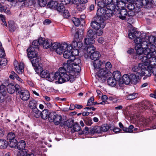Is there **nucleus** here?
Instances as JSON below:
<instances>
[{"label": "nucleus", "mask_w": 156, "mask_h": 156, "mask_svg": "<svg viewBox=\"0 0 156 156\" xmlns=\"http://www.w3.org/2000/svg\"><path fill=\"white\" fill-rule=\"evenodd\" d=\"M155 40L154 37L151 36L148 39L146 37H136L134 39V41L136 44H139L145 49L144 51H149L152 50V48L154 49L153 51H156V47L152 43Z\"/></svg>", "instance_id": "1"}, {"label": "nucleus", "mask_w": 156, "mask_h": 156, "mask_svg": "<svg viewBox=\"0 0 156 156\" xmlns=\"http://www.w3.org/2000/svg\"><path fill=\"white\" fill-rule=\"evenodd\" d=\"M63 67H60L59 69V72H56L54 75V80L55 83H62L65 81H70L69 77L67 74Z\"/></svg>", "instance_id": "2"}, {"label": "nucleus", "mask_w": 156, "mask_h": 156, "mask_svg": "<svg viewBox=\"0 0 156 156\" xmlns=\"http://www.w3.org/2000/svg\"><path fill=\"white\" fill-rule=\"evenodd\" d=\"M106 24L105 21L101 18L92 21L91 23V26L93 28L96 30V35L101 36L103 33L102 30Z\"/></svg>", "instance_id": "3"}, {"label": "nucleus", "mask_w": 156, "mask_h": 156, "mask_svg": "<svg viewBox=\"0 0 156 156\" xmlns=\"http://www.w3.org/2000/svg\"><path fill=\"white\" fill-rule=\"evenodd\" d=\"M63 67L66 70V72L69 77L70 81L72 82L75 80L76 73H79L81 69V66L79 65H72L71 69H67L65 68L64 64H63Z\"/></svg>", "instance_id": "4"}, {"label": "nucleus", "mask_w": 156, "mask_h": 156, "mask_svg": "<svg viewBox=\"0 0 156 156\" xmlns=\"http://www.w3.org/2000/svg\"><path fill=\"white\" fill-rule=\"evenodd\" d=\"M62 117L60 115L55 114L54 112L50 113V121L51 122H53L55 125H60L61 126H65L66 122L64 121L62 122Z\"/></svg>", "instance_id": "5"}, {"label": "nucleus", "mask_w": 156, "mask_h": 156, "mask_svg": "<svg viewBox=\"0 0 156 156\" xmlns=\"http://www.w3.org/2000/svg\"><path fill=\"white\" fill-rule=\"evenodd\" d=\"M112 75V73L111 72L105 70L104 68L100 69L96 73L97 78L102 82H105L106 78L111 76Z\"/></svg>", "instance_id": "6"}, {"label": "nucleus", "mask_w": 156, "mask_h": 156, "mask_svg": "<svg viewBox=\"0 0 156 156\" xmlns=\"http://www.w3.org/2000/svg\"><path fill=\"white\" fill-rule=\"evenodd\" d=\"M66 47V44H61L60 43L55 42L52 44V49L55 50V52L58 54L61 55L64 51Z\"/></svg>", "instance_id": "7"}, {"label": "nucleus", "mask_w": 156, "mask_h": 156, "mask_svg": "<svg viewBox=\"0 0 156 156\" xmlns=\"http://www.w3.org/2000/svg\"><path fill=\"white\" fill-rule=\"evenodd\" d=\"M79 65L81 66V61L79 58H75L73 60H69L67 63H64L65 68L68 69H71L72 65Z\"/></svg>", "instance_id": "8"}, {"label": "nucleus", "mask_w": 156, "mask_h": 156, "mask_svg": "<svg viewBox=\"0 0 156 156\" xmlns=\"http://www.w3.org/2000/svg\"><path fill=\"white\" fill-rule=\"evenodd\" d=\"M39 41L44 48L47 49L50 47L52 48L53 43L50 39H45L44 38L41 37L39 38Z\"/></svg>", "instance_id": "9"}, {"label": "nucleus", "mask_w": 156, "mask_h": 156, "mask_svg": "<svg viewBox=\"0 0 156 156\" xmlns=\"http://www.w3.org/2000/svg\"><path fill=\"white\" fill-rule=\"evenodd\" d=\"M20 87L18 84H16L14 85L12 83H9L7 86V90L8 92L10 94L14 93L15 91L20 90Z\"/></svg>", "instance_id": "10"}, {"label": "nucleus", "mask_w": 156, "mask_h": 156, "mask_svg": "<svg viewBox=\"0 0 156 156\" xmlns=\"http://www.w3.org/2000/svg\"><path fill=\"white\" fill-rule=\"evenodd\" d=\"M140 72L137 73L136 74H131L129 75L131 82L134 84L136 83L141 78Z\"/></svg>", "instance_id": "11"}, {"label": "nucleus", "mask_w": 156, "mask_h": 156, "mask_svg": "<svg viewBox=\"0 0 156 156\" xmlns=\"http://www.w3.org/2000/svg\"><path fill=\"white\" fill-rule=\"evenodd\" d=\"M20 97L22 100L27 101L30 98V93L27 90H22L20 93Z\"/></svg>", "instance_id": "12"}, {"label": "nucleus", "mask_w": 156, "mask_h": 156, "mask_svg": "<svg viewBox=\"0 0 156 156\" xmlns=\"http://www.w3.org/2000/svg\"><path fill=\"white\" fill-rule=\"evenodd\" d=\"M27 55L28 58H35L37 57L38 54L37 51L32 48H29L27 50Z\"/></svg>", "instance_id": "13"}, {"label": "nucleus", "mask_w": 156, "mask_h": 156, "mask_svg": "<svg viewBox=\"0 0 156 156\" xmlns=\"http://www.w3.org/2000/svg\"><path fill=\"white\" fill-rule=\"evenodd\" d=\"M105 1V3L106 4L107 7H109V5H112V4H114L117 5L118 7H119V5H121V3L124 5V6H125V4L123 3L122 1H118L117 0H103Z\"/></svg>", "instance_id": "14"}, {"label": "nucleus", "mask_w": 156, "mask_h": 156, "mask_svg": "<svg viewBox=\"0 0 156 156\" xmlns=\"http://www.w3.org/2000/svg\"><path fill=\"white\" fill-rule=\"evenodd\" d=\"M120 6L118 7L120 9V7L121 8V9L119 11L118 16L122 20H125L127 17V12L126 9H124L123 6Z\"/></svg>", "instance_id": "15"}, {"label": "nucleus", "mask_w": 156, "mask_h": 156, "mask_svg": "<svg viewBox=\"0 0 156 156\" xmlns=\"http://www.w3.org/2000/svg\"><path fill=\"white\" fill-rule=\"evenodd\" d=\"M37 70L38 71V73H40V76L42 78H47L49 73L48 71L45 69H43V68L41 66H39L38 67Z\"/></svg>", "instance_id": "16"}, {"label": "nucleus", "mask_w": 156, "mask_h": 156, "mask_svg": "<svg viewBox=\"0 0 156 156\" xmlns=\"http://www.w3.org/2000/svg\"><path fill=\"white\" fill-rule=\"evenodd\" d=\"M141 73H140V76H141V78L143 76L150 77L151 75V71L150 69H147L146 68L143 67L142 69H140Z\"/></svg>", "instance_id": "17"}, {"label": "nucleus", "mask_w": 156, "mask_h": 156, "mask_svg": "<svg viewBox=\"0 0 156 156\" xmlns=\"http://www.w3.org/2000/svg\"><path fill=\"white\" fill-rule=\"evenodd\" d=\"M119 125L120 127L123 130L126 132L132 133L133 131V129L134 128V127L133 125H130L128 128H127L124 127L123 125L121 122H119Z\"/></svg>", "instance_id": "18"}, {"label": "nucleus", "mask_w": 156, "mask_h": 156, "mask_svg": "<svg viewBox=\"0 0 156 156\" xmlns=\"http://www.w3.org/2000/svg\"><path fill=\"white\" fill-rule=\"evenodd\" d=\"M108 7L104 8V12L103 14L104 15V19H107L109 17L112 15V11L110 9L108 8Z\"/></svg>", "instance_id": "19"}, {"label": "nucleus", "mask_w": 156, "mask_h": 156, "mask_svg": "<svg viewBox=\"0 0 156 156\" xmlns=\"http://www.w3.org/2000/svg\"><path fill=\"white\" fill-rule=\"evenodd\" d=\"M50 114L48 110L44 109L41 112V116L43 119H46L49 118L50 119Z\"/></svg>", "instance_id": "20"}, {"label": "nucleus", "mask_w": 156, "mask_h": 156, "mask_svg": "<svg viewBox=\"0 0 156 156\" xmlns=\"http://www.w3.org/2000/svg\"><path fill=\"white\" fill-rule=\"evenodd\" d=\"M100 126H95L90 129L89 133L94 134L95 133H101V130Z\"/></svg>", "instance_id": "21"}, {"label": "nucleus", "mask_w": 156, "mask_h": 156, "mask_svg": "<svg viewBox=\"0 0 156 156\" xmlns=\"http://www.w3.org/2000/svg\"><path fill=\"white\" fill-rule=\"evenodd\" d=\"M108 79L107 80V83L108 84L112 87L115 86L117 84L116 80H115L113 77L109 76L108 77Z\"/></svg>", "instance_id": "22"}, {"label": "nucleus", "mask_w": 156, "mask_h": 156, "mask_svg": "<svg viewBox=\"0 0 156 156\" xmlns=\"http://www.w3.org/2000/svg\"><path fill=\"white\" fill-rule=\"evenodd\" d=\"M87 37L95 39L96 37V32L93 29L89 28L87 32Z\"/></svg>", "instance_id": "23"}, {"label": "nucleus", "mask_w": 156, "mask_h": 156, "mask_svg": "<svg viewBox=\"0 0 156 156\" xmlns=\"http://www.w3.org/2000/svg\"><path fill=\"white\" fill-rule=\"evenodd\" d=\"M135 47V49L136 51V54L138 55H142L143 52L144 53V50H143L144 48H143L139 44H136Z\"/></svg>", "instance_id": "24"}, {"label": "nucleus", "mask_w": 156, "mask_h": 156, "mask_svg": "<svg viewBox=\"0 0 156 156\" xmlns=\"http://www.w3.org/2000/svg\"><path fill=\"white\" fill-rule=\"evenodd\" d=\"M90 55V58L94 61L98 60L101 56L100 53L98 51H94Z\"/></svg>", "instance_id": "25"}, {"label": "nucleus", "mask_w": 156, "mask_h": 156, "mask_svg": "<svg viewBox=\"0 0 156 156\" xmlns=\"http://www.w3.org/2000/svg\"><path fill=\"white\" fill-rule=\"evenodd\" d=\"M16 71L19 74H21L24 71V64L23 63H20L18 65V66L15 67Z\"/></svg>", "instance_id": "26"}, {"label": "nucleus", "mask_w": 156, "mask_h": 156, "mask_svg": "<svg viewBox=\"0 0 156 156\" xmlns=\"http://www.w3.org/2000/svg\"><path fill=\"white\" fill-rule=\"evenodd\" d=\"M37 101L34 99H32L29 102L28 107L32 110L37 108Z\"/></svg>", "instance_id": "27"}, {"label": "nucleus", "mask_w": 156, "mask_h": 156, "mask_svg": "<svg viewBox=\"0 0 156 156\" xmlns=\"http://www.w3.org/2000/svg\"><path fill=\"white\" fill-rule=\"evenodd\" d=\"M144 1V0H135L134 1H131L130 2L134 3L137 8H140L143 4H145Z\"/></svg>", "instance_id": "28"}, {"label": "nucleus", "mask_w": 156, "mask_h": 156, "mask_svg": "<svg viewBox=\"0 0 156 156\" xmlns=\"http://www.w3.org/2000/svg\"><path fill=\"white\" fill-rule=\"evenodd\" d=\"M103 12H104V8H100L98 9L97 12V16L98 17L97 19H98L99 18H101L105 20L104 15V14H103Z\"/></svg>", "instance_id": "29"}, {"label": "nucleus", "mask_w": 156, "mask_h": 156, "mask_svg": "<svg viewBox=\"0 0 156 156\" xmlns=\"http://www.w3.org/2000/svg\"><path fill=\"white\" fill-rule=\"evenodd\" d=\"M83 30L82 29H80L77 31L74 35L75 38L77 39L80 38H82L83 37Z\"/></svg>", "instance_id": "30"}, {"label": "nucleus", "mask_w": 156, "mask_h": 156, "mask_svg": "<svg viewBox=\"0 0 156 156\" xmlns=\"http://www.w3.org/2000/svg\"><path fill=\"white\" fill-rule=\"evenodd\" d=\"M123 83L126 84H128L131 82L130 76L128 74H125L122 77Z\"/></svg>", "instance_id": "31"}, {"label": "nucleus", "mask_w": 156, "mask_h": 156, "mask_svg": "<svg viewBox=\"0 0 156 156\" xmlns=\"http://www.w3.org/2000/svg\"><path fill=\"white\" fill-rule=\"evenodd\" d=\"M101 64V61L99 59L94 61L93 65L95 71H97L98 69L100 68Z\"/></svg>", "instance_id": "32"}, {"label": "nucleus", "mask_w": 156, "mask_h": 156, "mask_svg": "<svg viewBox=\"0 0 156 156\" xmlns=\"http://www.w3.org/2000/svg\"><path fill=\"white\" fill-rule=\"evenodd\" d=\"M58 4L57 1H52L48 3V6L51 9H55Z\"/></svg>", "instance_id": "33"}, {"label": "nucleus", "mask_w": 156, "mask_h": 156, "mask_svg": "<svg viewBox=\"0 0 156 156\" xmlns=\"http://www.w3.org/2000/svg\"><path fill=\"white\" fill-rule=\"evenodd\" d=\"M8 145L7 141L5 140L0 139V149L6 148Z\"/></svg>", "instance_id": "34"}, {"label": "nucleus", "mask_w": 156, "mask_h": 156, "mask_svg": "<svg viewBox=\"0 0 156 156\" xmlns=\"http://www.w3.org/2000/svg\"><path fill=\"white\" fill-rule=\"evenodd\" d=\"M33 59L31 61V62L32 64V66L36 68L39 67V58H33Z\"/></svg>", "instance_id": "35"}, {"label": "nucleus", "mask_w": 156, "mask_h": 156, "mask_svg": "<svg viewBox=\"0 0 156 156\" xmlns=\"http://www.w3.org/2000/svg\"><path fill=\"white\" fill-rule=\"evenodd\" d=\"M26 143L23 140L20 141L18 144L17 148L19 150H25L24 148L26 147Z\"/></svg>", "instance_id": "36"}, {"label": "nucleus", "mask_w": 156, "mask_h": 156, "mask_svg": "<svg viewBox=\"0 0 156 156\" xmlns=\"http://www.w3.org/2000/svg\"><path fill=\"white\" fill-rule=\"evenodd\" d=\"M113 78L119 81L121 78V75L120 72L117 71H114L113 73Z\"/></svg>", "instance_id": "37"}, {"label": "nucleus", "mask_w": 156, "mask_h": 156, "mask_svg": "<svg viewBox=\"0 0 156 156\" xmlns=\"http://www.w3.org/2000/svg\"><path fill=\"white\" fill-rule=\"evenodd\" d=\"M85 43L87 45H92L95 42L94 38L92 37H87L85 39Z\"/></svg>", "instance_id": "38"}, {"label": "nucleus", "mask_w": 156, "mask_h": 156, "mask_svg": "<svg viewBox=\"0 0 156 156\" xmlns=\"http://www.w3.org/2000/svg\"><path fill=\"white\" fill-rule=\"evenodd\" d=\"M41 45V44L39 41V39L38 41H34L32 43V46L29 48H32L34 49H38L39 45Z\"/></svg>", "instance_id": "39"}, {"label": "nucleus", "mask_w": 156, "mask_h": 156, "mask_svg": "<svg viewBox=\"0 0 156 156\" xmlns=\"http://www.w3.org/2000/svg\"><path fill=\"white\" fill-rule=\"evenodd\" d=\"M65 9L64 5L62 4L58 3L55 9L57 10L59 13H62Z\"/></svg>", "instance_id": "40"}, {"label": "nucleus", "mask_w": 156, "mask_h": 156, "mask_svg": "<svg viewBox=\"0 0 156 156\" xmlns=\"http://www.w3.org/2000/svg\"><path fill=\"white\" fill-rule=\"evenodd\" d=\"M95 48L93 45H91L87 48V52L88 55H90L92 53L94 52L95 50Z\"/></svg>", "instance_id": "41"}, {"label": "nucleus", "mask_w": 156, "mask_h": 156, "mask_svg": "<svg viewBox=\"0 0 156 156\" xmlns=\"http://www.w3.org/2000/svg\"><path fill=\"white\" fill-rule=\"evenodd\" d=\"M33 112L34 116L36 118H38L41 116V112L37 108L33 110Z\"/></svg>", "instance_id": "42"}, {"label": "nucleus", "mask_w": 156, "mask_h": 156, "mask_svg": "<svg viewBox=\"0 0 156 156\" xmlns=\"http://www.w3.org/2000/svg\"><path fill=\"white\" fill-rule=\"evenodd\" d=\"M138 97V94L136 93H131L128 95L127 98L129 100H133Z\"/></svg>", "instance_id": "43"}, {"label": "nucleus", "mask_w": 156, "mask_h": 156, "mask_svg": "<svg viewBox=\"0 0 156 156\" xmlns=\"http://www.w3.org/2000/svg\"><path fill=\"white\" fill-rule=\"evenodd\" d=\"M0 93L2 96H5L7 93L5 86L3 84L0 86Z\"/></svg>", "instance_id": "44"}, {"label": "nucleus", "mask_w": 156, "mask_h": 156, "mask_svg": "<svg viewBox=\"0 0 156 156\" xmlns=\"http://www.w3.org/2000/svg\"><path fill=\"white\" fill-rule=\"evenodd\" d=\"M76 7L77 9L80 11L83 10L85 8V5L80 3L76 4Z\"/></svg>", "instance_id": "45"}, {"label": "nucleus", "mask_w": 156, "mask_h": 156, "mask_svg": "<svg viewBox=\"0 0 156 156\" xmlns=\"http://www.w3.org/2000/svg\"><path fill=\"white\" fill-rule=\"evenodd\" d=\"M63 57L64 58L68 59L72 57L71 51L69 50H66L64 51Z\"/></svg>", "instance_id": "46"}, {"label": "nucleus", "mask_w": 156, "mask_h": 156, "mask_svg": "<svg viewBox=\"0 0 156 156\" xmlns=\"http://www.w3.org/2000/svg\"><path fill=\"white\" fill-rule=\"evenodd\" d=\"M143 66L142 64L139 63L138 66H134L132 68V70L134 72H137L139 71L140 69H142Z\"/></svg>", "instance_id": "47"}, {"label": "nucleus", "mask_w": 156, "mask_h": 156, "mask_svg": "<svg viewBox=\"0 0 156 156\" xmlns=\"http://www.w3.org/2000/svg\"><path fill=\"white\" fill-rule=\"evenodd\" d=\"M72 20L76 26H78L80 25V21L78 18L73 17L72 19Z\"/></svg>", "instance_id": "48"}, {"label": "nucleus", "mask_w": 156, "mask_h": 156, "mask_svg": "<svg viewBox=\"0 0 156 156\" xmlns=\"http://www.w3.org/2000/svg\"><path fill=\"white\" fill-rule=\"evenodd\" d=\"M73 129L74 131H78L80 130L81 127L77 122H75L73 125Z\"/></svg>", "instance_id": "49"}, {"label": "nucleus", "mask_w": 156, "mask_h": 156, "mask_svg": "<svg viewBox=\"0 0 156 156\" xmlns=\"http://www.w3.org/2000/svg\"><path fill=\"white\" fill-rule=\"evenodd\" d=\"M148 103L146 101L142 102L140 105V108L142 109L146 110L147 108Z\"/></svg>", "instance_id": "50"}, {"label": "nucleus", "mask_w": 156, "mask_h": 156, "mask_svg": "<svg viewBox=\"0 0 156 156\" xmlns=\"http://www.w3.org/2000/svg\"><path fill=\"white\" fill-rule=\"evenodd\" d=\"M85 124L88 126H90L93 123L92 119L90 117H86L84 120Z\"/></svg>", "instance_id": "51"}, {"label": "nucleus", "mask_w": 156, "mask_h": 156, "mask_svg": "<svg viewBox=\"0 0 156 156\" xmlns=\"http://www.w3.org/2000/svg\"><path fill=\"white\" fill-rule=\"evenodd\" d=\"M9 146L12 148H14L16 147L17 145V141L16 139H13L12 140L9 141Z\"/></svg>", "instance_id": "52"}, {"label": "nucleus", "mask_w": 156, "mask_h": 156, "mask_svg": "<svg viewBox=\"0 0 156 156\" xmlns=\"http://www.w3.org/2000/svg\"><path fill=\"white\" fill-rule=\"evenodd\" d=\"M17 154V156H25L27 152V150H20Z\"/></svg>", "instance_id": "53"}, {"label": "nucleus", "mask_w": 156, "mask_h": 156, "mask_svg": "<svg viewBox=\"0 0 156 156\" xmlns=\"http://www.w3.org/2000/svg\"><path fill=\"white\" fill-rule=\"evenodd\" d=\"M112 68V65L111 63L109 62H107L106 63L105 68H104L105 70L110 71H109Z\"/></svg>", "instance_id": "54"}, {"label": "nucleus", "mask_w": 156, "mask_h": 156, "mask_svg": "<svg viewBox=\"0 0 156 156\" xmlns=\"http://www.w3.org/2000/svg\"><path fill=\"white\" fill-rule=\"evenodd\" d=\"M15 137V136L13 133H10L8 134L7 136V139L10 141L12 140L13 139H14Z\"/></svg>", "instance_id": "55"}, {"label": "nucleus", "mask_w": 156, "mask_h": 156, "mask_svg": "<svg viewBox=\"0 0 156 156\" xmlns=\"http://www.w3.org/2000/svg\"><path fill=\"white\" fill-rule=\"evenodd\" d=\"M137 33V32L134 31L133 32H130L129 33L128 36L129 38L133 39L134 38L136 39V37H138L136 36V34Z\"/></svg>", "instance_id": "56"}, {"label": "nucleus", "mask_w": 156, "mask_h": 156, "mask_svg": "<svg viewBox=\"0 0 156 156\" xmlns=\"http://www.w3.org/2000/svg\"><path fill=\"white\" fill-rule=\"evenodd\" d=\"M106 4L103 0H101L98 2V5L100 8H104L107 7Z\"/></svg>", "instance_id": "57"}, {"label": "nucleus", "mask_w": 156, "mask_h": 156, "mask_svg": "<svg viewBox=\"0 0 156 156\" xmlns=\"http://www.w3.org/2000/svg\"><path fill=\"white\" fill-rule=\"evenodd\" d=\"M72 55L73 58V56H77L78 55L79 51L78 49L76 48H73L71 51Z\"/></svg>", "instance_id": "58"}, {"label": "nucleus", "mask_w": 156, "mask_h": 156, "mask_svg": "<svg viewBox=\"0 0 156 156\" xmlns=\"http://www.w3.org/2000/svg\"><path fill=\"white\" fill-rule=\"evenodd\" d=\"M46 79L50 82H52L55 81L54 74L52 73H49L48 75V76L47 78H46Z\"/></svg>", "instance_id": "59"}, {"label": "nucleus", "mask_w": 156, "mask_h": 156, "mask_svg": "<svg viewBox=\"0 0 156 156\" xmlns=\"http://www.w3.org/2000/svg\"><path fill=\"white\" fill-rule=\"evenodd\" d=\"M38 3L41 7H44L47 3L46 0H38Z\"/></svg>", "instance_id": "60"}, {"label": "nucleus", "mask_w": 156, "mask_h": 156, "mask_svg": "<svg viewBox=\"0 0 156 156\" xmlns=\"http://www.w3.org/2000/svg\"><path fill=\"white\" fill-rule=\"evenodd\" d=\"M61 14H63V16L66 18H68L70 16L69 12L67 10L65 9Z\"/></svg>", "instance_id": "61"}, {"label": "nucleus", "mask_w": 156, "mask_h": 156, "mask_svg": "<svg viewBox=\"0 0 156 156\" xmlns=\"http://www.w3.org/2000/svg\"><path fill=\"white\" fill-rule=\"evenodd\" d=\"M100 128L101 130V133L102 132L107 131L109 129L108 126L105 125H102L101 126H100Z\"/></svg>", "instance_id": "62"}, {"label": "nucleus", "mask_w": 156, "mask_h": 156, "mask_svg": "<svg viewBox=\"0 0 156 156\" xmlns=\"http://www.w3.org/2000/svg\"><path fill=\"white\" fill-rule=\"evenodd\" d=\"M66 121V124L67 126L68 127L71 128L72 127H73V125L74 124V121L73 120H68L67 122V121Z\"/></svg>", "instance_id": "63"}, {"label": "nucleus", "mask_w": 156, "mask_h": 156, "mask_svg": "<svg viewBox=\"0 0 156 156\" xmlns=\"http://www.w3.org/2000/svg\"><path fill=\"white\" fill-rule=\"evenodd\" d=\"M127 8L130 10H133L135 8V7L134 3H130L127 5Z\"/></svg>", "instance_id": "64"}]
</instances>
